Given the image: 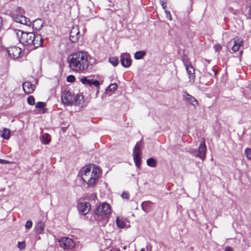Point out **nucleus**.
<instances>
[{
	"mask_svg": "<svg viewBox=\"0 0 251 251\" xmlns=\"http://www.w3.org/2000/svg\"><path fill=\"white\" fill-rule=\"evenodd\" d=\"M116 224L119 228H123L126 226L124 220L119 217H117L116 219Z\"/></svg>",
	"mask_w": 251,
	"mask_h": 251,
	"instance_id": "24",
	"label": "nucleus"
},
{
	"mask_svg": "<svg viewBox=\"0 0 251 251\" xmlns=\"http://www.w3.org/2000/svg\"><path fill=\"white\" fill-rule=\"evenodd\" d=\"M92 79H88L86 77H82L80 79V81L83 84H87L89 86H91V82H92Z\"/></svg>",
	"mask_w": 251,
	"mask_h": 251,
	"instance_id": "29",
	"label": "nucleus"
},
{
	"mask_svg": "<svg viewBox=\"0 0 251 251\" xmlns=\"http://www.w3.org/2000/svg\"><path fill=\"white\" fill-rule=\"evenodd\" d=\"M45 106V103L43 102H37L36 104L35 107L37 108H43Z\"/></svg>",
	"mask_w": 251,
	"mask_h": 251,
	"instance_id": "33",
	"label": "nucleus"
},
{
	"mask_svg": "<svg viewBox=\"0 0 251 251\" xmlns=\"http://www.w3.org/2000/svg\"><path fill=\"white\" fill-rule=\"evenodd\" d=\"M206 152V147L204 141H203L200 145L198 151H195L193 152V153L196 157H198L203 160L205 158Z\"/></svg>",
	"mask_w": 251,
	"mask_h": 251,
	"instance_id": "8",
	"label": "nucleus"
},
{
	"mask_svg": "<svg viewBox=\"0 0 251 251\" xmlns=\"http://www.w3.org/2000/svg\"><path fill=\"white\" fill-rule=\"evenodd\" d=\"M122 197L123 198V199H126V200H128L129 198V195L128 193L126 192H123L122 194V195H121Z\"/></svg>",
	"mask_w": 251,
	"mask_h": 251,
	"instance_id": "39",
	"label": "nucleus"
},
{
	"mask_svg": "<svg viewBox=\"0 0 251 251\" xmlns=\"http://www.w3.org/2000/svg\"><path fill=\"white\" fill-rule=\"evenodd\" d=\"M78 209L82 215H85L89 212L90 206L89 203L86 202H82L79 203Z\"/></svg>",
	"mask_w": 251,
	"mask_h": 251,
	"instance_id": "14",
	"label": "nucleus"
},
{
	"mask_svg": "<svg viewBox=\"0 0 251 251\" xmlns=\"http://www.w3.org/2000/svg\"><path fill=\"white\" fill-rule=\"evenodd\" d=\"M121 62L122 65L126 68L130 66L131 64V60L130 56L128 53H123L121 55Z\"/></svg>",
	"mask_w": 251,
	"mask_h": 251,
	"instance_id": "12",
	"label": "nucleus"
},
{
	"mask_svg": "<svg viewBox=\"0 0 251 251\" xmlns=\"http://www.w3.org/2000/svg\"><path fill=\"white\" fill-rule=\"evenodd\" d=\"M225 251H233V249L231 247H226V248L225 249Z\"/></svg>",
	"mask_w": 251,
	"mask_h": 251,
	"instance_id": "43",
	"label": "nucleus"
},
{
	"mask_svg": "<svg viewBox=\"0 0 251 251\" xmlns=\"http://www.w3.org/2000/svg\"><path fill=\"white\" fill-rule=\"evenodd\" d=\"M18 247L21 250H24L25 247V242H19L18 244Z\"/></svg>",
	"mask_w": 251,
	"mask_h": 251,
	"instance_id": "35",
	"label": "nucleus"
},
{
	"mask_svg": "<svg viewBox=\"0 0 251 251\" xmlns=\"http://www.w3.org/2000/svg\"><path fill=\"white\" fill-rule=\"evenodd\" d=\"M118 88L117 85L116 83H113L110 85L108 88L106 89V91H114L116 90Z\"/></svg>",
	"mask_w": 251,
	"mask_h": 251,
	"instance_id": "30",
	"label": "nucleus"
},
{
	"mask_svg": "<svg viewBox=\"0 0 251 251\" xmlns=\"http://www.w3.org/2000/svg\"><path fill=\"white\" fill-rule=\"evenodd\" d=\"M100 173V169L98 167H94L91 171L90 167L86 166L82 168L81 177L88 186L93 187L97 183Z\"/></svg>",
	"mask_w": 251,
	"mask_h": 251,
	"instance_id": "3",
	"label": "nucleus"
},
{
	"mask_svg": "<svg viewBox=\"0 0 251 251\" xmlns=\"http://www.w3.org/2000/svg\"><path fill=\"white\" fill-rule=\"evenodd\" d=\"M123 249L124 250H126V246H124V247H123Z\"/></svg>",
	"mask_w": 251,
	"mask_h": 251,
	"instance_id": "46",
	"label": "nucleus"
},
{
	"mask_svg": "<svg viewBox=\"0 0 251 251\" xmlns=\"http://www.w3.org/2000/svg\"><path fill=\"white\" fill-rule=\"evenodd\" d=\"M109 62L114 66H116L118 64V58L116 57H111L109 59Z\"/></svg>",
	"mask_w": 251,
	"mask_h": 251,
	"instance_id": "28",
	"label": "nucleus"
},
{
	"mask_svg": "<svg viewBox=\"0 0 251 251\" xmlns=\"http://www.w3.org/2000/svg\"><path fill=\"white\" fill-rule=\"evenodd\" d=\"M9 163H10L9 161H7V160L0 159V164H9Z\"/></svg>",
	"mask_w": 251,
	"mask_h": 251,
	"instance_id": "41",
	"label": "nucleus"
},
{
	"mask_svg": "<svg viewBox=\"0 0 251 251\" xmlns=\"http://www.w3.org/2000/svg\"><path fill=\"white\" fill-rule=\"evenodd\" d=\"M8 54L13 58H18L21 54L22 50L17 46H12L7 49Z\"/></svg>",
	"mask_w": 251,
	"mask_h": 251,
	"instance_id": "9",
	"label": "nucleus"
},
{
	"mask_svg": "<svg viewBox=\"0 0 251 251\" xmlns=\"http://www.w3.org/2000/svg\"><path fill=\"white\" fill-rule=\"evenodd\" d=\"M44 25L43 21L40 19H36L33 23V27L37 30H40Z\"/></svg>",
	"mask_w": 251,
	"mask_h": 251,
	"instance_id": "19",
	"label": "nucleus"
},
{
	"mask_svg": "<svg viewBox=\"0 0 251 251\" xmlns=\"http://www.w3.org/2000/svg\"><path fill=\"white\" fill-rule=\"evenodd\" d=\"M147 165L151 167H155L156 166V161L153 158H150L147 161Z\"/></svg>",
	"mask_w": 251,
	"mask_h": 251,
	"instance_id": "27",
	"label": "nucleus"
},
{
	"mask_svg": "<svg viewBox=\"0 0 251 251\" xmlns=\"http://www.w3.org/2000/svg\"><path fill=\"white\" fill-rule=\"evenodd\" d=\"M152 246L151 244H148L147 245L146 248H143L140 251H151Z\"/></svg>",
	"mask_w": 251,
	"mask_h": 251,
	"instance_id": "34",
	"label": "nucleus"
},
{
	"mask_svg": "<svg viewBox=\"0 0 251 251\" xmlns=\"http://www.w3.org/2000/svg\"><path fill=\"white\" fill-rule=\"evenodd\" d=\"M94 59L87 52L79 51L69 56L68 63L72 71L82 73L88 69L92 60Z\"/></svg>",
	"mask_w": 251,
	"mask_h": 251,
	"instance_id": "1",
	"label": "nucleus"
},
{
	"mask_svg": "<svg viewBox=\"0 0 251 251\" xmlns=\"http://www.w3.org/2000/svg\"><path fill=\"white\" fill-rule=\"evenodd\" d=\"M243 12L246 15L251 16V2L246 4V7Z\"/></svg>",
	"mask_w": 251,
	"mask_h": 251,
	"instance_id": "25",
	"label": "nucleus"
},
{
	"mask_svg": "<svg viewBox=\"0 0 251 251\" xmlns=\"http://www.w3.org/2000/svg\"><path fill=\"white\" fill-rule=\"evenodd\" d=\"M51 140V137L50 135L48 133L43 134L41 137V142L45 144L48 145Z\"/></svg>",
	"mask_w": 251,
	"mask_h": 251,
	"instance_id": "22",
	"label": "nucleus"
},
{
	"mask_svg": "<svg viewBox=\"0 0 251 251\" xmlns=\"http://www.w3.org/2000/svg\"><path fill=\"white\" fill-rule=\"evenodd\" d=\"M61 100L63 103L66 105H72L74 104V96L68 90L63 92Z\"/></svg>",
	"mask_w": 251,
	"mask_h": 251,
	"instance_id": "7",
	"label": "nucleus"
},
{
	"mask_svg": "<svg viewBox=\"0 0 251 251\" xmlns=\"http://www.w3.org/2000/svg\"><path fill=\"white\" fill-rule=\"evenodd\" d=\"M15 21L23 25L29 26L31 24L29 19L24 16L17 15L14 18Z\"/></svg>",
	"mask_w": 251,
	"mask_h": 251,
	"instance_id": "16",
	"label": "nucleus"
},
{
	"mask_svg": "<svg viewBox=\"0 0 251 251\" xmlns=\"http://www.w3.org/2000/svg\"><path fill=\"white\" fill-rule=\"evenodd\" d=\"M59 243L61 248L66 250L72 249L75 246L74 241L68 237L61 238L59 240Z\"/></svg>",
	"mask_w": 251,
	"mask_h": 251,
	"instance_id": "6",
	"label": "nucleus"
},
{
	"mask_svg": "<svg viewBox=\"0 0 251 251\" xmlns=\"http://www.w3.org/2000/svg\"><path fill=\"white\" fill-rule=\"evenodd\" d=\"M15 33L19 41L24 45H29L36 48L43 44V38L40 34L25 32L21 30H15Z\"/></svg>",
	"mask_w": 251,
	"mask_h": 251,
	"instance_id": "2",
	"label": "nucleus"
},
{
	"mask_svg": "<svg viewBox=\"0 0 251 251\" xmlns=\"http://www.w3.org/2000/svg\"><path fill=\"white\" fill-rule=\"evenodd\" d=\"M44 228L45 226L43 223L39 222L36 224L35 227V231L37 234H40L43 232Z\"/></svg>",
	"mask_w": 251,
	"mask_h": 251,
	"instance_id": "20",
	"label": "nucleus"
},
{
	"mask_svg": "<svg viewBox=\"0 0 251 251\" xmlns=\"http://www.w3.org/2000/svg\"><path fill=\"white\" fill-rule=\"evenodd\" d=\"M162 6H163V8H164V9H165V7H166V4H164V3H162Z\"/></svg>",
	"mask_w": 251,
	"mask_h": 251,
	"instance_id": "45",
	"label": "nucleus"
},
{
	"mask_svg": "<svg viewBox=\"0 0 251 251\" xmlns=\"http://www.w3.org/2000/svg\"><path fill=\"white\" fill-rule=\"evenodd\" d=\"M79 38V30L77 26L73 27L70 34V39L73 43L76 42Z\"/></svg>",
	"mask_w": 251,
	"mask_h": 251,
	"instance_id": "10",
	"label": "nucleus"
},
{
	"mask_svg": "<svg viewBox=\"0 0 251 251\" xmlns=\"http://www.w3.org/2000/svg\"><path fill=\"white\" fill-rule=\"evenodd\" d=\"M67 81L69 82H73L75 80V77L73 75H70L67 77Z\"/></svg>",
	"mask_w": 251,
	"mask_h": 251,
	"instance_id": "36",
	"label": "nucleus"
},
{
	"mask_svg": "<svg viewBox=\"0 0 251 251\" xmlns=\"http://www.w3.org/2000/svg\"><path fill=\"white\" fill-rule=\"evenodd\" d=\"M245 153L246 156V157L249 160H251V149L249 148H247L245 151Z\"/></svg>",
	"mask_w": 251,
	"mask_h": 251,
	"instance_id": "32",
	"label": "nucleus"
},
{
	"mask_svg": "<svg viewBox=\"0 0 251 251\" xmlns=\"http://www.w3.org/2000/svg\"><path fill=\"white\" fill-rule=\"evenodd\" d=\"M143 146V143L139 141L136 143L133 152V157L136 166L140 169L141 163V148Z\"/></svg>",
	"mask_w": 251,
	"mask_h": 251,
	"instance_id": "5",
	"label": "nucleus"
},
{
	"mask_svg": "<svg viewBox=\"0 0 251 251\" xmlns=\"http://www.w3.org/2000/svg\"><path fill=\"white\" fill-rule=\"evenodd\" d=\"M243 45V40L240 39H236L234 40V45L232 48V50L234 52H236L238 50L240 46Z\"/></svg>",
	"mask_w": 251,
	"mask_h": 251,
	"instance_id": "18",
	"label": "nucleus"
},
{
	"mask_svg": "<svg viewBox=\"0 0 251 251\" xmlns=\"http://www.w3.org/2000/svg\"><path fill=\"white\" fill-rule=\"evenodd\" d=\"M110 212V205L105 202L97 206L94 210V214L102 218H107Z\"/></svg>",
	"mask_w": 251,
	"mask_h": 251,
	"instance_id": "4",
	"label": "nucleus"
},
{
	"mask_svg": "<svg viewBox=\"0 0 251 251\" xmlns=\"http://www.w3.org/2000/svg\"><path fill=\"white\" fill-rule=\"evenodd\" d=\"M23 88L25 93L29 94L34 92L35 86L29 81H26L23 83Z\"/></svg>",
	"mask_w": 251,
	"mask_h": 251,
	"instance_id": "15",
	"label": "nucleus"
},
{
	"mask_svg": "<svg viewBox=\"0 0 251 251\" xmlns=\"http://www.w3.org/2000/svg\"><path fill=\"white\" fill-rule=\"evenodd\" d=\"M109 251H121L120 249L117 248L111 249Z\"/></svg>",
	"mask_w": 251,
	"mask_h": 251,
	"instance_id": "44",
	"label": "nucleus"
},
{
	"mask_svg": "<svg viewBox=\"0 0 251 251\" xmlns=\"http://www.w3.org/2000/svg\"><path fill=\"white\" fill-rule=\"evenodd\" d=\"M94 85L96 87H98L100 85V82L99 81L97 80H93L92 79V82H91V86Z\"/></svg>",
	"mask_w": 251,
	"mask_h": 251,
	"instance_id": "37",
	"label": "nucleus"
},
{
	"mask_svg": "<svg viewBox=\"0 0 251 251\" xmlns=\"http://www.w3.org/2000/svg\"><path fill=\"white\" fill-rule=\"evenodd\" d=\"M186 70L189 77V81L193 82L195 79V69L191 65H185Z\"/></svg>",
	"mask_w": 251,
	"mask_h": 251,
	"instance_id": "13",
	"label": "nucleus"
},
{
	"mask_svg": "<svg viewBox=\"0 0 251 251\" xmlns=\"http://www.w3.org/2000/svg\"><path fill=\"white\" fill-rule=\"evenodd\" d=\"M0 136L4 139L9 140L11 136L10 130L6 128H3L0 131Z\"/></svg>",
	"mask_w": 251,
	"mask_h": 251,
	"instance_id": "17",
	"label": "nucleus"
},
{
	"mask_svg": "<svg viewBox=\"0 0 251 251\" xmlns=\"http://www.w3.org/2000/svg\"><path fill=\"white\" fill-rule=\"evenodd\" d=\"M83 102V98L81 95H76L74 97V104L76 105L81 106Z\"/></svg>",
	"mask_w": 251,
	"mask_h": 251,
	"instance_id": "21",
	"label": "nucleus"
},
{
	"mask_svg": "<svg viewBox=\"0 0 251 251\" xmlns=\"http://www.w3.org/2000/svg\"><path fill=\"white\" fill-rule=\"evenodd\" d=\"M183 98L184 100L190 103L194 107H196L199 105L198 101L194 97L187 92L184 93Z\"/></svg>",
	"mask_w": 251,
	"mask_h": 251,
	"instance_id": "11",
	"label": "nucleus"
},
{
	"mask_svg": "<svg viewBox=\"0 0 251 251\" xmlns=\"http://www.w3.org/2000/svg\"><path fill=\"white\" fill-rule=\"evenodd\" d=\"M165 13L166 14V17L167 19H168L170 21H171L172 20V16L169 12H168L167 11H165Z\"/></svg>",
	"mask_w": 251,
	"mask_h": 251,
	"instance_id": "40",
	"label": "nucleus"
},
{
	"mask_svg": "<svg viewBox=\"0 0 251 251\" xmlns=\"http://www.w3.org/2000/svg\"><path fill=\"white\" fill-rule=\"evenodd\" d=\"M151 203H152L150 201L143 202L141 204V207L142 210L146 213H148L149 211V208Z\"/></svg>",
	"mask_w": 251,
	"mask_h": 251,
	"instance_id": "23",
	"label": "nucleus"
},
{
	"mask_svg": "<svg viewBox=\"0 0 251 251\" xmlns=\"http://www.w3.org/2000/svg\"><path fill=\"white\" fill-rule=\"evenodd\" d=\"M32 226V222L30 220H28L26 222L25 226L27 228H30Z\"/></svg>",
	"mask_w": 251,
	"mask_h": 251,
	"instance_id": "38",
	"label": "nucleus"
},
{
	"mask_svg": "<svg viewBox=\"0 0 251 251\" xmlns=\"http://www.w3.org/2000/svg\"><path fill=\"white\" fill-rule=\"evenodd\" d=\"M215 48L217 51H219L222 49V46L220 45L217 44L215 46Z\"/></svg>",
	"mask_w": 251,
	"mask_h": 251,
	"instance_id": "42",
	"label": "nucleus"
},
{
	"mask_svg": "<svg viewBox=\"0 0 251 251\" xmlns=\"http://www.w3.org/2000/svg\"><path fill=\"white\" fill-rule=\"evenodd\" d=\"M27 103L30 105H33L35 104V99L32 96H30L27 98Z\"/></svg>",
	"mask_w": 251,
	"mask_h": 251,
	"instance_id": "31",
	"label": "nucleus"
},
{
	"mask_svg": "<svg viewBox=\"0 0 251 251\" xmlns=\"http://www.w3.org/2000/svg\"><path fill=\"white\" fill-rule=\"evenodd\" d=\"M146 55V52L144 51H137L134 54V57L136 59H141Z\"/></svg>",
	"mask_w": 251,
	"mask_h": 251,
	"instance_id": "26",
	"label": "nucleus"
}]
</instances>
